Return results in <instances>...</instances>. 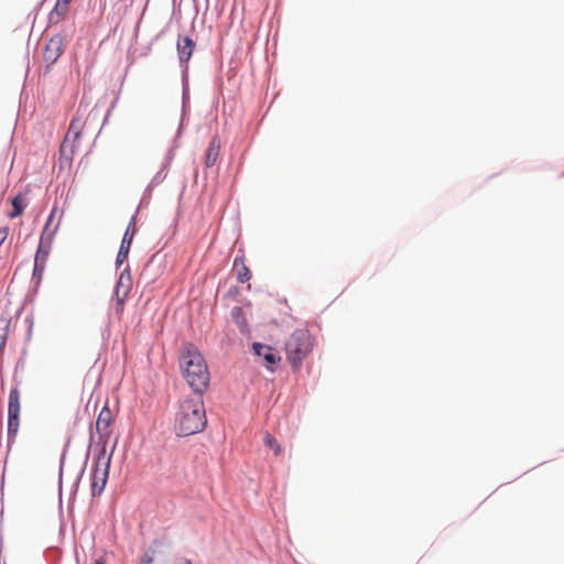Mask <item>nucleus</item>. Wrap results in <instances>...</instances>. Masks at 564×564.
Here are the masks:
<instances>
[{"label": "nucleus", "mask_w": 564, "mask_h": 564, "mask_svg": "<svg viewBox=\"0 0 564 564\" xmlns=\"http://www.w3.org/2000/svg\"><path fill=\"white\" fill-rule=\"evenodd\" d=\"M231 316L235 319L236 324L240 328L241 332L246 330L247 321L243 316V311L241 307H234L231 311Z\"/></svg>", "instance_id": "17"}, {"label": "nucleus", "mask_w": 564, "mask_h": 564, "mask_svg": "<svg viewBox=\"0 0 564 564\" xmlns=\"http://www.w3.org/2000/svg\"><path fill=\"white\" fill-rule=\"evenodd\" d=\"M176 48L181 64L187 63L193 55L195 42L189 36L178 37Z\"/></svg>", "instance_id": "12"}, {"label": "nucleus", "mask_w": 564, "mask_h": 564, "mask_svg": "<svg viewBox=\"0 0 564 564\" xmlns=\"http://www.w3.org/2000/svg\"><path fill=\"white\" fill-rule=\"evenodd\" d=\"M9 235V228L8 227H1L0 228V247L6 241Z\"/></svg>", "instance_id": "23"}, {"label": "nucleus", "mask_w": 564, "mask_h": 564, "mask_svg": "<svg viewBox=\"0 0 564 564\" xmlns=\"http://www.w3.org/2000/svg\"><path fill=\"white\" fill-rule=\"evenodd\" d=\"M20 391L14 388L10 391L8 402V436L14 438L19 432L21 401Z\"/></svg>", "instance_id": "6"}, {"label": "nucleus", "mask_w": 564, "mask_h": 564, "mask_svg": "<svg viewBox=\"0 0 564 564\" xmlns=\"http://www.w3.org/2000/svg\"><path fill=\"white\" fill-rule=\"evenodd\" d=\"M220 152V140L218 137H214L208 144V148L205 153V165L207 167H212L218 160Z\"/></svg>", "instance_id": "14"}, {"label": "nucleus", "mask_w": 564, "mask_h": 564, "mask_svg": "<svg viewBox=\"0 0 564 564\" xmlns=\"http://www.w3.org/2000/svg\"><path fill=\"white\" fill-rule=\"evenodd\" d=\"M130 286H131V278H130L128 269H126L124 271L121 272L119 280L117 282V286H116V297H117L116 310H117L118 314H121L123 311V303H124L126 297L129 294Z\"/></svg>", "instance_id": "9"}, {"label": "nucleus", "mask_w": 564, "mask_h": 564, "mask_svg": "<svg viewBox=\"0 0 564 564\" xmlns=\"http://www.w3.org/2000/svg\"><path fill=\"white\" fill-rule=\"evenodd\" d=\"M234 270L237 273L238 282L245 283V282L250 280L251 272H250L249 268L245 264V262L242 260L235 259Z\"/></svg>", "instance_id": "15"}, {"label": "nucleus", "mask_w": 564, "mask_h": 564, "mask_svg": "<svg viewBox=\"0 0 564 564\" xmlns=\"http://www.w3.org/2000/svg\"><path fill=\"white\" fill-rule=\"evenodd\" d=\"M72 0H57L54 9L48 14V21L52 24H57L66 17Z\"/></svg>", "instance_id": "13"}, {"label": "nucleus", "mask_w": 564, "mask_h": 564, "mask_svg": "<svg viewBox=\"0 0 564 564\" xmlns=\"http://www.w3.org/2000/svg\"><path fill=\"white\" fill-rule=\"evenodd\" d=\"M44 269H45L44 263L34 262L33 276L37 278L40 280L44 272Z\"/></svg>", "instance_id": "22"}, {"label": "nucleus", "mask_w": 564, "mask_h": 564, "mask_svg": "<svg viewBox=\"0 0 564 564\" xmlns=\"http://www.w3.org/2000/svg\"><path fill=\"white\" fill-rule=\"evenodd\" d=\"M278 36H279V29L276 28V30H275V31H274V33L272 34V41H273L274 43H276V41H278Z\"/></svg>", "instance_id": "25"}, {"label": "nucleus", "mask_w": 564, "mask_h": 564, "mask_svg": "<svg viewBox=\"0 0 564 564\" xmlns=\"http://www.w3.org/2000/svg\"><path fill=\"white\" fill-rule=\"evenodd\" d=\"M268 420L269 421H274V422L278 423V412L270 411V413L268 415Z\"/></svg>", "instance_id": "24"}, {"label": "nucleus", "mask_w": 564, "mask_h": 564, "mask_svg": "<svg viewBox=\"0 0 564 564\" xmlns=\"http://www.w3.org/2000/svg\"><path fill=\"white\" fill-rule=\"evenodd\" d=\"M25 199L22 195H17L13 199H12V212L9 214V216L11 218H15L20 215H22L24 208H25Z\"/></svg>", "instance_id": "16"}, {"label": "nucleus", "mask_w": 564, "mask_h": 564, "mask_svg": "<svg viewBox=\"0 0 564 564\" xmlns=\"http://www.w3.org/2000/svg\"><path fill=\"white\" fill-rule=\"evenodd\" d=\"M207 423L202 393L182 401L176 415V432L180 436H189L204 430Z\"/></svg>", "instance_id": "1"}, {"label": "nucleus", "mask_w": 564, "mask_h": 564, "mask_svg": "<svg viewBox=\"0 0 564 564\" xmlns=\"http://www.w3.org/2000/svg\"><path fill=\"white\" fill-rule=\"evenodd\" d=\"M113 422V415L111 410L108 406H104L98 414L96 421V431L99 434V440L102 443V446L107 449V443L111 435V424Z\"/></svg>", "instance_id": "7"}, {"label": "nucleus", "mask_w": 564, "mask_h": 564, "mask_svg": "<svg viewBox=\"0 0 564 564\" xmlns=\"http://www.w3.org/2000/svg\"><path fill=\"white\" fill-rule=\"evenodd\" d=\"M180 365L189 387L195 393H203L209 383V371L198 349L191 344L185 345L182 348Z\"/></svg>", "instance_id": "2"}, {"label": "nucleus", "mask_w": 564, "mask_h": 564, "mask_svg": "<svg viewBox=\"0 0 564 564\" xmlns=\"http://www.w3.org/2000/svg\"><path fill=\"white\" fill-rule=\"evenodd\" d=\"M165 169H161V171H159L154 177L152 178L151 181V185H158L160 184L166 176V172L164 171Z\"/></svg>", "instance_id": "21"}, {"label": "nucleus", "mask_w": 564, "mask_h": 564, "mask_svg": "<svg viewBox=\"0 0 564 564\" xmlns=\"http://www.w3.org/2000/svg\"><path fill=\"white\" fill-rule=\"evenodd\" d=\"M181 564H191V563H189V562H183V563H181Z\"/></svg>", "instance_id": "26"}, {"label": "nucleus", "mask_w": 564, "mask_h": 564, "mask_svg": "<svg viewBox=\"0 0 564 564\" xmlns=\"http://www.w3.org/2000/svg\"><path fill=\"white\" fill-rule=\"evenodd\" d=\"M135 232H137L135 218L132 217L127 229H126V232L123 235V238H122V241H121L118 254H117V259H116L117 265H121L127 260L129 250H130V246L132 243Z\"/></svg>", "instance_id": "8"}, {"label": "nucleus", "mask_w": 564, "mask_h": 564, "mask_svg": "<svg viewBox=\"0 0 564 564\" xmlns=\"http://www.w3.org/2000/svg\"><path fill=\"white\" fill-rule=\"evenodd\" d=\"M47 256H48V251L44 250L43 247H42V243H41L39 246L37 251H36L34 262L44 263L45 264Z\"/></svg>", "instance_id": "19"}, {"label": "nucleus", "mask_w": 564, "mask_h": 564, "mask_svg": "<svg viewBox=\"0 0 564 564\" xmlns=\"http://www.w3.org/2000/svg\"><path fill=\"white\" fill-rule=\"evenodd\" d=\"M111 457L112 452L107 454L105 446H101L93 473L91 491L94 496L101 494L105 489L109 475Z\"/></svg>", "instance_id": "5"}, {"label": "nucleus", "mask_w": 564, "mask_h": 564, "mask_svg": "<svg viewBox=\"0 0 564 564\" xmlns=\"http://www.w3.org/2000/svg\"><path fill=\"white\" fill-rule=\"evenodd\" d=\"M252 348L254 354L264 360V366L270 370H272L273 366L280 360V357L273 352L270 346L254 343Z\"/></svg>", "instance_id": "11"}, {"label": "nucleus", "mask_w": 564, "mask_h": 564, "mask_svg": "<svg viewBox=\"0 0 564 564\" xmlns=\"http://www.w3.org/2000/svg\"><path fill=\"white\" fill-rule=\"evenodd\" d=\"M155 551L150 549L148 550L140 560V564H152L154 561Z\"/></svg>", "instance_id": "20"}, {"label": "nucleus", "mask_w": 564, "mask_h": 564, "mask_svg": "<svg viewBox=\"0 0 564 564\" xmlns=\"http://www.w3.org/2000/svg\"><path fill=\"white\" fill-rule=\"evenodd\" d=\"M64 51V40L61 35H55L45 44L43 57L48 64H54Z\"/></svg>", "instance_id": "10"}, {"label": "nucleus", "mask_w": 564, "mask_h": 564, "mask_svg": "<svg viewBox=\"0 0 564 564\" xmlns=\"http://www.w3.org/2000/svg\"><path fill=\"white\" fill-rule=\"evenodd\" d=\"M85 122L75 117L69 124V128L65 134V138L59 148V160L63 163L69 164L76 152L77 144L79 142Z\"/></svg>", "instance_id": "4"}, {"label": "nucleus", "mask_w": 564, "mask_h": 564, "mask_svg": "<svg viewBox=\"0 0 564 564\" xmlns=\"http://www.w3.org/2000/svg\"><path fill=\"white\" fill-rule=\"evenodd\" d=\"M313 338L307 329H297L286 343L288 360L294 370L299 369L303 359L312 351Z\"/></svg>", "instance_id": "3"}, {"label": "nucleus", "mask_w": 564, "mask_h": 564, "mask_svg": "<svg viewBox=\"0 0 564 564\" xmlns=\"http://www.w3.org/2000/svg\"><path fill=\"white\" fill-rule=\"evenodd\" d=\"M263 441H264L265 446L274 452V455H279L280 446H279L278 440L274 436V434H272L271 432L267 431L264 433Z\"/></svg>", "instance_id": "18"}]
</instances>
